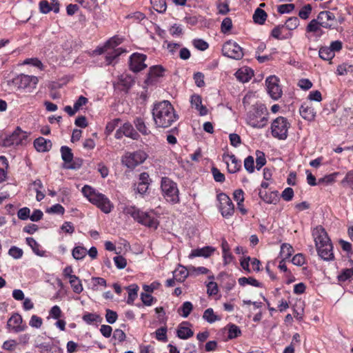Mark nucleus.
<instances>
[{"instance_id":"f257e3e1","label":"nucleus","mask_w":353,"mask_h":353,"mask_svg":"<svg viewBox=\"0 0 353 353\" xmlns=\"http://www.w3.org/2000/svg\"><path fill=\"white\" fill-rule=\"evenodd\" d=\"M152 114L157 128H168L176 122L179 118L172 105L168 101H163L155 103Z\"/></svg>"},{"instance_id":"f03ea898","label":"nucleus","mask_w":353,"mask_h":353,"mask_svg":"<svg viewBox=\"0 0 353 353\" xmlns=\"http://www.w3.org/2000/svg\"><path fill=\"white\" fill-rule=\"evenodd\" d=\"M313 236L319 256L325 261L332 260L333 246L325 230L321 225L317 226L314 230Z\"/></svg>"},{"instance_id":"7ed1b4c3","label":"nucleus","mask_w":353,"mask_h":353,"mask_svg":"<svg viewBox=\"0 0 353 353\" xmlns=\"http://www.w3.org/2000/svg\"><path fill=\"white\" fill-rule=\"evenodd\" d=\"M81 192L91 203L99 208L103 212L108 214L112 211L113 204L105 194L88 185L82 188Z\"/></svg>"},{"instance_id":"20e7f679","label":"nucleus","mask_w":353,"mask_h":353,"mask_svg":"<svg viewBox=\"0 0 353 353\" xmlns=\"http://www.w3.org/2000/svg\"><path fill=\"white\" fill-rule=\"evenodd\" d=\"M269 112L263 103H256L247 113L246 123L253 128H263L266 126Z\"/></svg>"},{"instance_id":"39448f33","label":"nucleus","mask_w":353,"mask_h":353,"mask_svg":"<svg viewBox=\"0 0 353 353\" xmlns=\"http://www.w3.org/2000/svg\"><path fill=\"white\" fill-rule=\"evenodd\" d=\"M123 213L132 216L134 221L146 227L157 229L159 222L149 213L140 210L135 206H125L123 210Z\"/></svg>"},{"instance_id":"423d86ee","label":"nucleus","mask_w":353,"mask_h":353,"mask_svg":"<svg viewBox=\"0 0 353 353\" xmlns=\"http://www.w3.org/2000/svg\"><path fill=\"white\" fill-rule=\"evenodd\" d=\"M163 195L172 204L179 202V190L176 183L168 177H163L161 183Z\"/></svg>"},{"instance_id":"0eeeda50","label":"nucleus","mask_w":353,"mask_h":353,"mask_svg":"<svg viewBox=\"0 0 353 353\" xmlns=\"http://www.w3.org/2000/svg\"><path fill=\"white\" fill-rule=\"evenodd\" d=\"M290 123L287 119L279 117L273 121L271 125L272 134L280 140H285L288 137Z\"/></svg>"},{"instance_id":"6e6552de","label":"nucleus","mask_w":353,"mask_h":353,"mask_svg":"<svg viewBox=\"0 0 353 353\" xmlns=\"http://www.w3.org/2000/svg\"><path fill=\"white\" fill-rule=\"evenodd\" d=\"M222 53L229 58L240 60L243 57V48L235 41L229 40L222 47Z\"/></svg>"},{"instance_id":"1a4fd4ad","label":"nucleus","mask_w":353,"mask_h":353,"mask_svg":"<svg viewBox=\"0 0 353 353\" xmlns=\"http://www.w3.org/2000/svg\"><path fill=\"white\" fill-rule=\"evenodd\" d=\"M147 154L142 150L127 153L122 159V163L128 168H134L147 159Z\"/></svg>"},{"instance_id":"9d476101","label":"nucleus","mask_w":353,"mask_h":353,"mask_svg":"<svg viewBox=\"0 0 353 353\" xmlns=\"http://www.w3.org/2000/svg\"><path fill=\"white\" fill-rule=\"evenodd\" d=\"M219 201V210L223 217L228 218L234 212V205L230 198L225 193L217 195Z\"/></svg>"},{"instance_id":"9b49d317","label":"nucleus","mask_w":353,"mask_h":353,"mask_svg":"<svg viewBox=\"0 0 353 353\" xmlns=\"http://www.w3.org/2000/svg\"><path fill=\"white\" fill-rule=\"evenodd\" d=\"M27 135L26 132L23 131L21 128L17 127L15 130L10 135L7 136L3 140V145L5 147H10L12 145H18L21 144Z\"/></svg>"},{"instance_id":"f8f14e48","label":"nucleus","mask_w":353,"mask_h":353,"mask_svg":"<svg viewBox=\"0 0 353 353\" xmlns=\"http://www.w3.org/2000/svg\"><path fill=\"white\" fill-rule=\"evenodd\" d=\"M147 56L141 53H134L130 57V69L134 72H139L147 68L145 61Z\"/></svg>"},{"instance_id":"ddd939ff","label":"nucleus","mask_w":353,"mask_h":353,"mask_svg":"<svg viewBox=\"0 0 353 353\" xmlns=\"http://www.w3.org/2000/svg\"><path fill=\"white\" fill-rule=\"evenodd\" d=\"M267 90L270 96L274 100L279 99L282 94V90L278 84V79L275 76H270L266 79Z\"/></svg>"},{"instance_id":"4468645a","label":"nucleus","mask_w":353,"mask_h":353,"mask_svg":"<svg viewBox=\"0 0 353 353\" xmlns=\"http://www.w3.org/2000/svg\"><path fill=\"white\" fill-rule=\"evenodd\" d=\"M39 79L35 76L21 74L14 79V82L19 88L25 89L28 87L35 88Z\"/></svg>"},{"instance_id":"2eb2a0df","label":"nucleus","mask_w":353,"mask_h":353,"mask_svg":"<svg viewBox=\"0 0 353 353\" xmlns=\"http://www.w3.org/2000/svg\"><path fill=\"white\" fill-rule=\"evenodd\" d=\"M317 20L321 26L330 29L334 26L336 17L334 13L330 11H322L318 14Z\"/></svg>"},{"instance_id":"dca6fc26","label":"nucleus","mask_w":353,"mask_h":353,"mask_svg":"<svg viewBox=\"0 0 353 353\" xmlns=\"http://www.w3.org/2000/svg\"><path fill=\"white\" fill-rule=\"evenodd\" d=\"M23 319L17 313L14 314L7 322L8 328L12 329L16 333L24 331L27 328L26 325H23Z\"/></svg>"},{"instance_id":"f3484780","label":"nucleus","mask_w":353,"mask_h":353,"mask_svg":"<svg viewBox=\"0 0 353 353\" xmlns=\"http://www.w3.org/2000/svg\"><path fill=\"white\" fill-rule=\"evenodd\" d=\"M134 81L133 78L128 74H121L118 79L117 83L114 85L115 88L125 92H128V90L134 85Z\"/></svg>"},{"instance_id":"a211bd4d","label":"nucleus","mask_w":353,"mask_h":353,"mask_svg":"<svg viewBox=\"0 0 353 353\" xmlns=\"http://www.w3.org/2000/svg\"><path fill=\"white\" fill-rule=\"evenodd\" d=\"M34 146L38 152H45L52 148V143L50 140L40 137L34 141Z\"/></svg>"},{"instance_id":"6ab92c4d","label":"nucleus","mask_w":353,"mask_h":353,"mask_svg":"<svg viewBox=\"0 0 353 353\" xmlns=\"http://www.w3.org/2000/svg\"><path fill=\"white\" fill-rule=\"evenodd\" d=\"M190 325L188 321H183L179 325L176 335L181 339H188L194 335V332L186 325Z\"/></svg>"},{"instance_id":"aec40b11","label":"nucleus","mask_w":353,"mask_h":353,"mask_svg":"<svg viewBox=\"0 0 353 353\" xmlns=\"http://www.w3.org/2000/svg\"><path fill=\"white\" fill-rule=\"evenodd\" d=\"M215 251V249L211 246H205L201 248L192 250L189 254V258L192 259L194 257L203 256L205 258L209 257Z\"/></svg>"},{"instance_id":"412c9836","label":"nucleus","mask_w":353,"mask_h":353,"mask_svg":"<svg viewBox=\"0 0 353 353\" xmlns=\"http://www.w3.org/2000/svg\"><path fill=\"white\" fill-rule=\"evenodd\" d=\"M259 195L263 201L269 204H276L279 200L277 191L268 193L266 191L260 190Z\"/></svg>"},{"instance_id":"4be33fe9","label":"nucleus","mask_w":353,"mask_h":353,"mask_svg":"<svg viewBox=\"0 0 353 353\" xmlns=\"http://www.w3.org/2000/svg\"><path fill=\"white\" fill-rule=\"evenodd\" d=\"M228 157L231 160V163L228 165V170L230 173L234 174L239 171L241 168V162L238 160L234 154H223V158Z\"/></svg>"},{"instance_id":"5701e85b","label":"nucleus","mask_w":353,"mask_h":353,"mask_svg":"<svg viewBox=\"0 0 353 353\" xmlns=\"http://www.w3.org/2000/svg\"><path fill=\"white\" fill-rule=\"evenodd\" d=\"M299 112L301 116L307 121H312L315 117V112L314 109L305 103L301 106Z\"/></svg>"},{"instance_id":"b1692460","label":"nucleus","mask_w":353,"mask_h":353,"mask_svg":"<svg viewBox=\"0 0 353 353\" xmlns=\"http://www.w3.org/2000/svg\"><path fill=\"white\" fill-rule=\"evenodd\" d=\"M252 74V71L248 68L239 69L235 74L236 79L243 83L249 81Z\"/></svg>"},{"instance_id":"393cba45","label":"nucleus","mask_w":353,"mask_h":353,"mask_svg":"<svg viewBox=\"0 0 353 353\" xmlns=\"http://www.w3.org/2000/svg\"><path fill=\"white\" fill-rule=\"evenodd\" d=\"M134 125L137 130L141 132L143 135H148L151 133V131L146 126L145 122L141 117H137L134 120Z\"/></svg>"},{"instance_id":"a878e982","label":"nucleus","mask_w":353,"mask_h":353,"mask_svg":"<svg viewBox=\"0 0 353 353\" xmlns=\"http://www.w3.org/2000/svg\"><path fill=\"white\" fill-rule=\"evenodd\" d=\"M267 17V13L261 8H258L255 10L252 19L255 23L263 25L265 23Z\"/></svg>"},{"instance_id":"bb28decb","label":"nucleus","mask_w":353,"mask_h":353,"mask_svg":"<svg viewBox=\"0 0 353 353\" xmlns=\"http://www.w3.org/2000/svg\"><path fill=\"white\" fill-rule=\"evenodd\" d=\"M60 151L61 154V158L65 165H68L70 163H72L74 158L72 150L69 147L64 145L61 148Z\"/></svg>"},{"instance_id":"cd10ccee","label":"nucleus","mask_w":353,"mask_h":353,"mask_svg":"<svg viewBox=\"0 0 353 353\" xmlns=\"http://www.w3.org/2000/svg\"><path fill=\"white\" fill-rule=\"evenodd\" d=\"M69 283L74 293L80 294L82 292L83 288L81 281L76 275L69 279Z\"/></svg>"},{"instance_id":"c85d7f7f","label":"nucleus","mask_w":353,"mask_h":353,"mask_svg":"<svg viewBox=\"0 0 353 353\" xmlns=\"http://www.w3.org/2000/svg\"><path fill=\"white\" fill-rule=\"evenodd\" d=\"M26 243L27 244L31 247L32 251L34 253L38 256H43L45 254V251L40 250L39 244L32 237H27L26 238Z\"/></svg>"},{"instance_id":"c756f323","label":"nucleus","mask_w":353,"mask_h":353,"mask_svg":"<svg viewBox=\"0 0 353 353\" xmlns=\"http://www.w3.org/2000/svg\"><path fill=\"white\" fill-rule=\"evenodd\" d=\"M203 319L209 323H213L221 320V317L214 314L212 308H208L204 311Z\"/></svg>"},{"instance_id":"7c9ffc66","label":"nucleus","mask_w":353,"mask_h":353,"mask_svg":"<svg viewBox=\"0 0 353 353\" xmlns=\"http://www.w3.org/2000/svg\"><path fill=\"white\" fill-rule=\"evenodd\" d=\"M165 69L161 65H153L150 68L148 74V79H153L156 77H161L163 76Z\"/></svg>"},{"instance_id":"2f4dec72","label":"nucleus","mask_w":353,"mask_h":353,"mask_svg":"<svg viewBox=\"0 0 353 353\" xmlns=\"http://www.w3.org/2000/svg\"><path fill=\"white\" fill-rule=\"evenodd\" d=\"M228 339H234L241 335V330L239 326L235 324L230 323L228 325Z\"/></svg>"},{"instance_id":"473e14b6","label":"nucleus","mask_w":353,"mask_h":353,"mask_svg":"<svg viewBox=\"0 0 353 353\" xmlns=\"http://www.w3.org/2000/svg\"><path fill=\"white\" fill-rule=\"evenodd\" d=\"M319 54L321 59L325 61L332 60L335 55L329 47H321L319 51Z\"/></svg>"},{"instance_id":"72a5a7b5","label":"nucleus","mask_w":353,"mask_h":353,"mask_svg":"<svg viewBox=\"0 0 353 353\" xmlns=\"http://www.w3.org/2000/svg\"><path fill=\"white\" fill-rule=\"evenodd\" d=\"M193 310V305L191 302L185 301L178 310V313L183 317H188Z\"/></svg>"},{"instance_id":"f704fd0d","label":"nucleus","mask_w":353,"mask_h":353,"mask_svg":"<svg viewBox=\"0 0 353 353\" xmlns=\"http://www.w3.org/2000/svg\"><path fill=\"white\" fill-rule=\"evenodd\" d=\"M238 282L241 286L248 284L254 287H262V284L253 277H241L239 279Z\"/></svg>"},{"instance_id":"c9c22d12","label":"nucleus","mask_w":353,"mask_h":353,"mask_svg":"<svg viewBox=\"0 0 353 353\" xmlns=\"http://www.w3.org/2000/svg\"><path fill=\"white\" fill-rule=\"evenodd\" d=\"M82 319L88 324H92L94 322L101 323L103 320L102 317L95 313H85L83 316Z\"/></svg>"},{"instance_id":"e433bc0d","label":"nucleus","mask_w":353,"mask_h":353,"mask_svg":"<svg viewBox=\"0 0 353 353\" xmlns=\"http://www.w3.org/2000/svg\"><path fill=\"white\" fill-rule=\"evenodd\" d=\"M188 276V270L183 267L180 265L179 268L176 270L174 272V276L176 277V279L179 282H183Z\"/></svg>"},{"instance_id":"4c0bfd02","label":"nucleus","mask_w":353,"mask_h":353,"mask_svg":"<svg viewBox=\"0 0 353 353\" xmlns=\"http://www.w3.org/2000/svg\"><path fill=\"white\" fill-rule=\"evenodd\" d=\"M128 290V297L127 299V303L129 305L133 304L134 301L137 297V292L139 287L137 285H132L127 288Z\"/></svg>"},{"instance_id":"58836bf2","label":"nucleus","mask_w":353,"mask_h":353,"mask_svg":"<svg viewBox=\"0 0 353 353\" xmlns=\"http://www.w3.org/2000/svg\"><path fill=\"white\" fill-rule=\"evenodd\" d=\"M294 252L292 246L288 243H283L281 247L280 255L283 259H289Z\"/></svg>"},{"instance_id":"ea45409f","label":"nucleus","mask_w":353,"mask_h":353,"mask_svg":"<svg viewBox=\"0 0 353 353\" xmlns=\"http://www.w3.org/2000/svg\"><path fill=\"white\" fill-rule=\"evenodd\" d=\"M284 28V26L283 25H279V26H276V27H274L272 32H271V35L276 39H279V40H283V39H288V38H291L292 37V33H288L287 36H285V37H281V29Z\"/></svg>"},{"instance_id":"a19ab883","label":"nucleus","mask_w":353,"mask_h":353,"mask_svg":"<svg viewBox=\"0 0 353 353\" xmlns=\"http://www.w3.org/2000/svg\"><path fill=\"white\" fill-rule=\"evenodd\" d=\"M153 8L159 13L166 11L167 6L165 0H150Z\"/></svg>"},{"instance_id":"79ce46f5","label":"nucleus","mask_w":353,"mask_h":353,"mask_svg":"<svg viewBox=\"0 0 353 353\" xmlns=\"http://www.w3.org/2000/svg\"><path fill=\"white\" fill-rule=\"evenodd\" d=\"M87 254V250L83 246H77L72 250V256L77 260L83 259Z\"/></svg>"},{"instance_id":"37998d69","label":"nucleus","mask_w":353,"mask_h":353,"mask_svg":"<svg viewBox=\"0 0 353 353\" xmlns=\"http://www.w3.org/2000/svg\"><path fill=\"white\" fill-rule=\"evenodd\" d=\"M299 25V19L296 17H290L283 25L289 30H295Z\"/></svg>"},{"instance_id":"c03bdc74","label":"nucleus","mask_w":353,"mask_h":353,"mask_svg":"<svg viewBox=\"0 0 353 353\" xmlns=\"http://www.w3.org/2000/svg\"><path fill=\"white\" fill-rule=\"evenodd\" d=\"M156 339L159 341L166 342L167 337V327L163 326L158 328L155 332Z\"/></svg>"},{"instance_id":"a18cd8bd","label":"nucleus","mask_w":353,"mask_h":353,"mask_svg":"<svg viewBox=\"0 0 353 353\" xmlns=\"http://www.w3.org/2000/svg\"><path fill=\"white\" fill-rule=\"evenodd\" d=\"M256 168L258 170H259L263 165L266 163V159L265 157V154L263 152L257 150L256 152Z\"/></svg>"},{"instance_id":"49530a36","label":"nucleus","mask_w":353,"mask_h":353,"mask_svg":"<svg viewBox=\"0 0 353 353\" xmlns=\"http://www.w3.org/2000/svg\"><path fill=\"white\" fill-rule=\"evenodd\" d=\"M341 183L343 187H350L353 190V170L347 172Z\"/></svg>"},{"instance_id":"de8ad7c7","label":"nucleus","mask_w":353,"mask_h":353,"mask_svg":"<svg viewBox=\"0 0 353 353\" xmlns=\"http://www.w3.org/2000/svg\"><path fill=\"white\" fill-rule=\"evenodd\" d=\"M120 122V119H114L108 122L106 125L105 130L106 135H110L115 130Z\"/></svg>"},{"instance_id":"09e8293b","label":"nucleus","mask_w":353,"mask_h":353,"mask_svg":"<svg viewBox=\"0 0 353 353\" xmlns=\"http://www.w3.org/2000/svg\"><path fill=\"white\" fill-rule=\"evenodd\" d=\"M83 161L82 159L75 158L72 159V163H70L68 165H65L63 167L68 170H78L82 166Z\"/></svg>"},{"instance_id":"8fccbe9b","label":"nucleus","mask_w":353,"mask_h":353,"mask_svg":"<svg viewBox=\"0 0 353 353\" xmlns=\"http://www.w3.org/2000/svg\"><path fill=\"white\" fill-rule=\"evenodd\" d=\"M118 319L117 313L110 309H106L105 310V319L106 321L110 324L114 323Z\"/></svg>"},{"instance_id":"3c124183","label":"nucleus","mask_w":353,"mask_h":353,"mask_svg":"<svg viewBox=\"0 0 353 353\" xmlns=\"http://www.w3.org/2000/svg\"><path fill=\"white\" fill-rule=\"evenodd\" d=\"M244 168L249 172L252 173L254 171V161L252 156H248L244 160Z\"/></svg>"},{"instance_id":"603ef678","label":"nucleus","mask_w":353,"mask_h":353,"mask_svg":"<svg viewBox=\"0 0 353 353\" xmlns=\"http://www.w3.org/2000/svg\"><path fill=\"white\" fill-rule=\"evenodd\" d=\"M211 171L215 181L219 183H223L225 181V175L221 173L218 168L212 167Z\"/></svg>"},{"instance_id":"864d4df0","label":"nucleus","mask_w":353,"mask_h":353,"mask_svg":"<svg viewBox=\"0 0 353 353\" xmlns=\"http://www.w3.org/2000/svg\"><path fill=\"white\" fill-rule=\"evenodd\" d=\"M232 28V19L229 17L225 18L221 25V30L223 33L229 32Z\"/></svg>"},{"instance_id":"5fc2aeb1","label":"nucleus","mask_w":353,"mask_h":353,"mask_svg":"<svg viewBox=\"0 0 353 353\" xmlns=\"http://www.w3.org/2000/svg\"><path fill=\"white\" fill-rule=\"evenodd\" d=\"M353 276V268L345 269L338 276L339 281H345Z\"/></svg>"},{"instance_id":"6e6d98bb","label":"nucleus","mask_w":353,"mask_h":353,"mask_svg":"<svg viewBox=\"0 0 353 353\" xmlns=\"http://www.w3.org/2000/svg\"><path fill=\"white\" fill-rule=\"evenodd\" d=\"M23 250L21 248H17L16 246H12L8 251L9 255H10L15 259L21 258L23 256Z\"/></svg>"},{"instance_id":"4d7b16f0","label":"nucleus","mask_w":353,"mask_h":353,"mask_svg":"<svg viewBox=\"0 0 353 353\" xmlns=\"http://www.w3.org/2000/svg\"><path fill=\"white\" fill-rule=\"evenodd\" d=\"M339 172H334L330 174L325 175L324 177L319 180V183H325L327 184L332 183L336 181V176Z\"/></svg>"},{"instance_id":"13d9d810","label":"nucleus","mask_w":353,"mask_h":353,"mask_svg":"<svg viewBox=\"0 0 353 353\" xmlns=\"http://www.w3.org/2000/svg\"><path fill=\"white\" fill-rule=\"evenodd\" d=\"M312 11V6L310 4L305 5L299 12V16L303 19H307Z\"/></svg>"},{"instance_id":"bf43d9fd","label":"nucleus","mask_w":353,"mask_h":353,"mask_svg":"<svg viewBox=\"0 0 353 353\" xmlns=\"http://www.w3.org/2000/svg\"><path fill=\"white\" fill-rule=\"evenodd\" d=\"M42 324H43L42 319L37 315H32L30 320V322H29V325L32 327H35V328H40L41 327Z\"/></svg>"},{"instance_id":"052dcab7","label":"nucleus","mask_w":353,"mask_h":353,"mask_svg":"<svg viewBox=\"0 0 353 353\" xmlns=\"http://www.w3.org/2000/svg\"><path fill=\"white\" fill-rule=\"evenodd\" d=\"M294 7L292 3L281 4L278 6V12L281 14L290 13L294 9Z\"/></svg>"},{"instance_id":"680f3d73","label":"nucleus","mask_w":353,"mask_h":353,"mask_svg":"<svg viewBox=\"0 0 353 353\" xmlns=\"http://www.w3.org/2000/svg\"><path fill=\"white\" fill-rule=\"evenodd\" d=\"M193 45L196 49L202 51L205 50L209 47L208 43L206 41L200 39H194L193 41Z\"/></svg>"},{"instance_id":"e2e57ef3","label":"nucleus","mask_w":353,"mask_h":353,"mask_svg":"<svg viewBox=\"0 0 353 353\" xmlns=\"http://www.w3.org/2000/svg\"><path fill=\"white\" fill-rule=\"evenodd\" d=\"M320 25L317 19L312 20L307 26V31L309 32H316L320 30Z\"/></svg>"},{"instance_id":"0e129e2a","label":"nucleus","mask_w":353,"mask_h":353,"mask_svg":"<svg viewBox=\"0 0 353 353\" xmlns=\"http://www.w3.org/2000/svg\"><path fill=\"white\" fill-rule=\"evenodd\" d=\"M117 268L123 269L127 265L126 259L122 256H117L113 259Z\"/></svg>"},{"instance_id":"69168bd1","label":"nucleus","mask_w":353,"mask_h":353,"mask_svg":"<svg viewBox=\"0 0 353 353\" xmlns=\"http://www.w3.org/2000/svg\"><path fill=\"white\" fill-rule=\"evenodd\" d=\"M30 210L28 208H27V207L22 208L17 212L18 218L21 220H26L28 218H30Z\"/></svg>"},{"instance_id":"338daca9","label":"nucleus","mask_w":353,"mask_h":353,"mask_svg":"<svg viewBox=\"0 0 353 353\" xmlns=\"http://www.w3.org/2000/svg\"><path fill=\"white\" fill-rule=\"evenodd\" d=\"M194 80L196 85L201 88L205 85L204 82V75L202 72H197L194 74Z\"/></svg>"},{"instance_id":"774afa93","label":"nucleus","mask_w":353,"mask_h":353,"mask_svg":"<svg viewBox=\"0 0 353 353\" xmlns=\"http://www.w3.org/2000/svg\"><path fill=\"white\" fill-rule=\"evenodd\" d=\"M39 10L41 12L47 14L52 10V8L50 6L48 1L42 0L39 2Z\"/></svg>"}]
</instances>
